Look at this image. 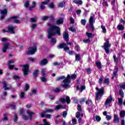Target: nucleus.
<instances>
[{
	"mask_svg": "<svg viewBox=\"0 0 125 125\" xmlns=\"http://www.w3.org/2000/svg\"><path fill=\"white\" fill-rule=\"evenodd\" d=\"M48 26H50V28L47 30L48 39H51L52 37L55 36L56 34L58 36H60V28L53 25H51L50 23H47Z\"/></svg>",
	"mask_w": 125,
	"mask_h": 125,
	"instance_id": "obj_1",
	"label": "nucleus"
},
{
	"mask_svg": "<svg viewBox=\"0 0 125 125\" xmlns=\"http://www.w3.org/2000/svg\"><path fill=\"white\" fill-rule=\"evenodd\" d=\"M63 79H64L63 81V87L66 89L70 87L71 80H76L77 79V75L76 74H72L71 76H70L69 74H68L66 78L63 76Z\"/></svg>",
	"mask_w": 125,
	"mask_h": 125,
	"instance_id": "obj_2",
	"label": "nucleus"
},
{
	"mask_svg": "<svg viewBox=\"0 0 125 125\" xmlns=\"http://www.w3.org/2000/svg\"><path fill=\"white\" fill-rule=\"evenodd\" d=\"M111 43L109 42V40L107 39L105 41V42L104 43L103 46H102L104 49L106 54H109L110 52V47H111Z\"/></svg>",
	"mask_w": 125,
	"mask_h": 125,
	"instance_id": "obj_3",
	"label": "nucleus"
},
{
	"mask_svg": "<svg viewBox=\"0 0 125 125\" xmlns=\"http://www.w3.org/2000/svg\"><path fill=\"white\" fill-rule=\"evenodd\" d=\"M37 52V46L29 47L27 52L28 55H33Z\"/></svg>",
	"mask_w": 125,
	"mask_h": 125,
	"instance_id": "obj_4",
	"label": "nucleus"
},
{
	"mask_svg": "<svg viewBox=\"0 0 125 125\" xmlns=\"http://www.w3.org/2000/svg\"><path fill=\"white\" fill-rule=\"evenodd\" d=\"M115 101V99L113 98L111 95L108 96L105 101L104 102V106H108V105H110L112 102H114Z\"/></svg>",
	"mask_w": 125,
	"mask_h": 125,
	"instance_id": "obj_5",
	"label": "nucleus"
},
{
	"mask_svg": "<svg viewBox=\"0 0 125 125\" xmlns=\"http://www.w3.org/2000/svg\"><path fill=\"white\" fill-rule=\"evenodd\" d=\"M42 77H41V80L42 82H47V79L45 77V71H46V68H42Z\"/></svg>",
	"mask_w": 125,
	"mask_h": 125,
	"instance_id": "obj_6",
	"label": "nucleus"
},
{
	"mask_svg": "<svg viewBox=\"0 0 125 125\" xmlns=\"http://www.w3.org/2000/svg\"><path fill=\"white\" fill-rule=\"evenodd\" d=\"M86 105H88V110L89 112L90 113L91 112H92L93 111V109H94L95 106L92 104V102L90 100L86 101Z\"/></svg>",
	"mask_w": 125,
	"mask_h": 125,
	"instance_id": "obj_7",
	"label": "nucleus"
},
{
	"mask_svg": "<svg viewBox=\"0 0 125 125\" xmlns=\"http://www.w3.org/2000/svg\"><path fill=\"white\" fill-rule=\"evenodd\" d=\"M94 19V15H93V16H91L90 19L89 20V23L90 24V28L91 29L92 32L94 31V26H93V21Z\"/></svg>",
	"mask_w": 125,
	"mask_h": 125,
	"instance_id": "obj_8",
	"label": "nucleus"
},
{
	"mask_svg": "<svg viewBox=\"0 0 125 125\" xmlns=\"http://www.w3.org/2000/svg\"><path fill=\"white\" fill-rule=\"evenodd\" d=\"M22 72L24 76H27L29 72V64H25L22 65Z\"/></svg>",
	"mask_w": 125,
	"mask_h": 125,
	"instance_id": "obj_9",
	"label": "nucleus"
},
{
	"mask_svg": "<svg viewBox=\"0 0 125 125\" xmlns=\"http://www.w3.org/2000/svg\"><path fill=\"white\" fill-rule=\"evenodd\" d=\"M1 14V17L0 18V20H2V19H4L5 18V15H7V9H4L3 10H1L0 12Z\"/></svg>",
	"mask_w": 125,
	"mask_h": 125,
	"instance_id": "obj_10",
	"label": "nucleus"
},
{
	"mask_svg": "<svg viewBox=\"0 0 125 125\" xmlns=\"http://www.w3.org/2000/svg\"><path fill=\"white\" fill-rule=\"evenodd\" d=\"M63 37L66 42H69V32L66 29L63 32Z\"/></svg>",
	"mask_w": 125,
	"mask_h": 125,
	"instance_id": "obj_11",
	"label": "nucleus"
},
{
	"mask_svg": "<svg viewBox=\"0 0 125 125\" xmlns=\"http://www.w3.org/2000/svg\"><path fill=\"white\" fill-rule=\"evenodd\" d=\"M15 29H16L15 26H14L12 25H9L8 26V33H11V34H15Z\"/></svg>",
	"mask_w": 125,
	"mask_h": 125,
	"instance_id": "obj_12",
	"label": "nucleus"
},
{
	"mask_svg": "<svg viewBox=\"0 0 125 125\" xmlns=\"http://www.w3.org/2000/svg\"><path fill=\"white\" fill-rule=\"evenodd\" d=\"M57 104H60V105H58L55 108V110L57 111L60 109L62 108V105L61 104H63V98H61L59 102L57 103Z\"/></svg>",
	"mask_w": 125,
	"mask_h": 125,
	"instance_id": "obj_13",
	"label": "nucleus"
},
{
	"mask_svg": "<svg viewBox=\"0 0 125 125\" xmlns=\"http://www.w3.org/2000/svg\"><path fill=\"white\" fill-rule=\"evenodd\" d=\"M3 87L4 88L5 90H7L8 89H11L12 86L11 84H8L7 83L5 82H2Z\"/></svg>",
	"mask_w": 125,
	"mask_h": 125,
	"instance_id": "obj_14",
	"label": "nucleus"
},
{
	"mask_svg": "<svg viewBox=\"0 0 125 125\" xmlns=\"http://www.w3.org/2000/svg\"><path fill=\"white\" fill-rule=\"evenodd\" d=\"M50 0H46V1H42L41 4L40 9H41L42 10H43L45 9V6H44V5L47 4V3H48V2Z\"/></svg>",
	"mask_w": 125,
	"mask_h": 125,
	"instance_id": "obj_15",
	"label": "nucleus"
},
{
	"mask_svg": "<svg viewBox=\"0 0 125 125\" xmlns=\"http://www.w3.org/2000/svg\"><path fill=\"white\" fill-rule=\"evenodd\" d=\"M96 90L98 92L97 94H104V91H105L104 87H102L100 89H99V88H98V87H96Z\"/></svg>",
	"mask_w": 125,
	"mask_h": 125,
	"instance_id": "obj_16",
	"label": "nucleus"
},
{
	"mask_svg": "<svg viewBox=\"0 0 125 125\" xmlns=\"http://www.w3.org/2000/svg\"><path fill=\"white\" fill-rule=\"evenodd\" d=\"M70 104L71 103V99H70V97L66 96L63 99V104Z\"/></svg>",
	"mask_w": 125,
	"mask_h": 125,
	"instance_id": "obj_17",
	"label": "nucleus"
},
{
	"mask_svg": "<svg viewBox=\"0 0 125 125\" xmlns=\"http://www.w3.org/2000/svg\"><path fill=\"white\" fill-rule=\"evenodd\" d=\"M118 72H119V68H118L117 66H115V70L113 72L111 80H114L115 78H117V76H118Z\"/></svg>",
	"mask_w": 125,
	"mask_h": 125,
	"instance_id": "obj_18",
	"label": "nucleus"
},
{
	"mask_svg": "<svg viewBox=\"0 0 125 125\" xmlns=\"http://www.w3.org/2000/svg\"><path fill=\"white\" fill-rule=\"evenodd\" d=\"M10 45V44L9 43H5L3 45V47L2 48V50L4 53L5 52H6V50L8 49V47Z\"/></svg>",
	"mask_w": 125,
	"mask_h": 125,
	"instance_id": "obj_19",
	"label": "nucleus"
},
{
	"mask_svg": "<svg viewBox=\"0 0 125 125\" xmlns=\"http://www.w3.org/2000/svg\"><path fill=\"white\" fill-rule=\"evenodd\" d=\"M16 18H17V17H13L10 18L8 19V21H10L11 20V21H12V22H14V23H20V21L16 19Z\"/></svg>",
	"mask_w": 125,
	"mask_h": 125,
	"instance_id": "obj_20",
	"label": "nucleus"
},
{
	"mask_svg": "<svg viewBox=\"0 0 125 125\" xmlns=\"http://www.w3.org/2000/svg\"><path fill=\"white\" fill-rule=\"evenodd\" d=\"M51 20V21H53L54 20V18H53V16H44L42 17V20L43 21H46V20Z\"/></svg>",
	"mask_w": 125,
	"mask_h": 125,
	"instance_id": "obj_21",
	"label": "nucleus"
},
{
	"mask_svg": "<svg viewBox=\"0 0 125 125\" xmlns=\"http://www.w3.org/2000/svg\"><path fill=\"white\" fill-rule=\"evenodd\" d=\"M47 63H48V61H47V60H46V59H43V60L41 61L40 64L43 66L44 65H46Z\"/></svg>",
	"mask_w": 125,
	"mask_h": 125,
	"instance_id": "obj_22",
	"label": "nucleus"
},
{
	"mask_svg": "<svg viewBox=\"0 0 125 125\" xmlns=\"http://www.w3.org/2000/svg\"><path fill=\"white\" fill-rule=\"evenodd\" d=\"M82 60V56H81V54H75V61H77V62H79V61H81Z\"/></svg>",
	"mask_w": 125,
	"mask_h": 125,
	"instance_id": "obj_23",
	"label": "nucleus"
},
{
	"mask_svg": "<svg viewBox=\"0 0 125 125\" xmlns=\"http://www.w3.org/2000/svg\"><path fill=\"white\" fill-rule=\"evenodd\" d=\"M40 117L41 118H46V119H50L51 118V115L50 114H45L42 115V113L40 114Z\"/></svg>",
	"mask_w": 125,
	"mask_h": 125,
	"instance_id": "obj_24",
	"label": "nucleus"
},
{
	"mask_svg": "<svg viewBox=\"0 0 125 125\" xmlns=\"http://www.w3.org/2000/svg\"><path fill=\"white\" fill-rule=\"evenodd\" d=\"M77 89L79 90L80 92H83V90H84V89H85V86L81 85L80 88L79 87V86H77Z\"/></svg>",
	"mask_w": 125,
	"mask_h": 125,
	"instance_id": "obj_25",
	"label": "nucleus"
},
{
	"mask_svg": "<svg viewBox=\"0 0 125 125\" xmlns=\"http://www.w3.org/2000/svg\"><path fill=\"white\" fill-rule=\"evenodd\" d=\"M117 29L119 31H123L125 29V26L123 24L119 23L117 26Z\"/></svg>",
	"mask_w": 125,
	"mask_h": 125,
	"instance_id": "obj_26",
	"label": "nucleus"
},
{
	"mask_svg": "<svg viewBox=\"0 0 125 125\" xmlns=\"http://www.w3.org/2000/svg\"><path fill=\"white\" fill-rule=\"evenodd\" d=\"M104 84H109L110 83V79L108 78H104Z\"/></svg>",
	"mask_w": 125,
	"mask_h": 125,
	"instance_id": "obj_27",
	"label": "nucleus"
},
{
	"mask_svg": "<svg viewBox=\"0 0 125 125\" xmlns=\"http://www.w3.org/2000/svg\"><path fill=\"white\" fill-rule=\"evenodd\" d=\"M51 112H53V109H47L45 111H43L42 115H44L46 113H51Z\"/></svg>",
	"mask_w": 125,
	"mask_h": 125,
	"instance_id": "obj_28",
	"label": "nucleus"
},
{
	"mask_svg": "<svg viewBox=\"0 0 125 125\" xmlns=\"http://www.w3.org/2000/svg\"><path fill=\"white\" fill-rule=\"evenodd\" d=\"M63 48L65 51H67V50H70V48L67 46V44L66 43H63Z\"/></svg>",
	"mask_w": 125,
	"mask_h": 125,
	"instance_id": "obj_29",
	"label": "nucleus"
},
{
	"mask_svg": "<svg viewBox=\"0 0 125 125\" xmlns=\"http://www.w3.org/2000/svg\"><path fill=\"white\" fill-rule=\"evenodd\" d=\"M114 123H119L120 119H119V117L116 114L114 115V120H113Z\"/></svg>",
	"mask_w": 125,
	"mask_h": 125,
	"instance_id": "obj_30",
	"label": "nucleus"
},
{
	"mask_svg": "<svg viewBox=\"0 0 125 125\" xmlns=\"http://www.w3.org/2000/svg\"><path fill=\"white\" fill-rule=\"evenodd\" d=\"M86 35L88 38V39H92V38H93V37L95 36V35H92V33H88L87 32H86Z\"/></svg>",
	"mask_w": 125,
	"mask_h": 125,
	"instance_id": "obj_31",
	"label": "nucleus"
},
{
	"mask_svg": "<svg viewBox=\"0 0 125 125\" xmlns=\"http://www.w3.org/2000/svg\"><path fill=\"white\" fill-rule=\"evenodd\" d=\"M73 2L74 3H75L76 4H78L79 5H82V4H83V1H82L81 0H73Z\"/></svg>",
	"mask_w": 125,
	"mask_h": 125,
	"instance_id": "obj_32",
	"label": "nucleus"
},
{
	"mask_svg": "<svg viewBox=\"0 0 125 125\" xmlns=\"http://www.w3.org/2000/svg\"><path fill=\"white\" fill-rule=\"evenodd\" d=\"M101 98H102V95L101 94L96 95V100H97V101H100Z\"/></svg>",
	"mask_w": 125,
	"mask_h": 125,
	"instance_id": "obj_33",
	"label": "nucleus"
},
{
	"mask_svg": "<svg viewBox=\"0 0 125 125\" xmlns=\"http://www.w3.org/2000/svg\"><path fill=\"white\" fill-rule=\"evenodd\" d=\"M96 64L97 67L99 70H101V69H102V67H101V62H96Z\"/></svg>",
	"mask_w": 125,
	"mask_h": 125,
	"instance_id": "obj_34",
	"label": "nucleus"
},
{
	"mask_svg": "<svg viewBox=\"0 0 125 125\" xmlns=\"http://www.w3.org/2000/svg\"><path fill=\"white\" fill-rule=\"evenodd\" d=\"M29 5H30V0H26L24 4V6L25 8H28Z\"/></svg>",
	"mask_w": 125,
	"mask_h": 125,
	"instance_id": "obj_35",
	"label": "nucleus"
},
{
	"mask_svg": "<svg viewBox=\"0 0 125 125\" xmlns=\"http://www.w3.org/2000/svg\"><path fill=\"white\" fill-rule=\"evenodd\" d=\"M27 114L29 116V117L30 118H32V117H33V115H34L35 114V113H34L30 110H27Z\"/></svg>",
	"mask_w": 125,
	"mask_h": 125,
	"instance_id": "obj_36",
	"label": "nucleus"
},
{
	"mask_svg": "<svg viewBox=\"0 0 125 125\" xmlns=\"http://www.w3.org/2000/svg\"><path fill=\"white\" fill-rule=\"evenodd\" d=\"M101 28L103 30V33L104 34H106L107 30H106V27L104 25H101Z\"/></svg>",
	"mask_w": 125,
	"mask_h": 125,
	"instance_id": "obj_37",
	"label": "nucleus"
},
{
	"mask_svg": "<svg viewBox=\"0 0 125 125\" xmlns=\"http://www.w3.org/2000/svg\"><path fill=\"white\" fill-rule=\"evenodd\" d=\"M68 30L73 33H76V32H77V30H76L74 27H70L68 28Z\"/></svg>",
	"mask_w": 125,
	"mask_h": 125,
	"instance_id": "obj_38",
	"label": "nucleus"
},
{
	"mask_svg": "<svg viewBox=\"0 0 125 125\" xmlns=\"http://www.w3.org/2000/svg\"><path fill=\"white\" fill-rule=\"evenodd\" d=\"M81 23L82 25H83V26H85V24H86V20L85 19L81 20Z\"/></svg>",
	"mask_w": 125,
	"mask_h": 125,
	"instance_id": "obj_39",
	"label": "nucleus"
},
{
	"mask_svg": "<svg viewBox=\"0 0 125 125\" xmlns=\"http://www.w3.org/2000/svg\"><path fill=\"white\" fill-rule=\"evenodd\" d=\"M119 87H120V88H121V89H125V83H122L121 84H119Z\"/></svg>",
	"mask_w": 125,
	"mask_h": 125,
	"instance_id": "obj_40",
	"label": "nucleus"
},
{
	"mask_svg": "<svg viewBox=\"0 0 125 125\" xmlns=\"http://www.w3.org/2000/svg\"><path fill=\"white\" fill-rule=\"evenodd\" d=\"M38 74H39V70H36L33 73V77H34V78H37V77H38Z\"/></svg>",
	"mask_w": 125,
	"mask_h": 125,
	"instance_id": "obj_41",
	"label": "nucleus"
},
{
	"mask_svg": "<svg viewBox=\"0 0 125 125\" xmlns=\"http://www.w3.org/2000/svg\"><path fill=\"white\" fill-rule=\"evenodd\" d=\"M68 110H64L63 112V118H64V119L66 118V117H67V115H68Z\"/></svg>",
	"mask_w": 125,
	"mask_h": 125,
	"instance_id": "obj_42",
	"label": "nucleus"
},
{
	"mask_svg": "<svg viewBox=\"0 0 125 125\" xmlns=\"http://www.w3.org/2000/svg\"><path fill=\"white\" fill-rule=\"evenodd\" d=\"M120 116L121 118H125V110H123L120 112Z\"/></svg>",
	"mask_w": 125,
	"mask_h": 125,
	"instance_id": "obj_43",
	"label": "nucleus"
},
{
	"mask_svg": "<svg viewBox=\"0 0 125 125\" xmlns=\"http://www.w3.org/2000/svg\"><path fill=\"white\" fill-rule=\"evenodd\" d=\"M113 59H114V62H115L116 64H118V62H119V59L117 58V56H116V55L113 56Z\"/></svg>",
	"mask_w": 125,
	"mask_h": 125,
	"instance_id": "obj_44",
	"label": "nucleus"
},
{
	"mask_svg": "<svg viewBox=\"0 0 125 125\" xmlns=\"http://www.w3.org/2000/svg\"><path fill=\"white\" fill-rule=\"evenodd\" d=\"M118 105L119 106H122V105H123V100L122 98L118 99Z\"/></svg>",
	"mask_w": 125,
	"mask_h": 125,
	"instance_id": "obj_45",
	"label": "nucleus"
},
{
	"mask_svg": "<svg viewBox=\"0 0 125 125\" xmlns=\"http://www.w3.org/2000/svg\"><path fill=\"white\" fill-rule=\"evenodd\" d=\"M29 88H30V86L29 85V84L25 83V88H24L25 91H27L28 89H29Z\"/></svg>",
	"mask_w": 125,
	"mask_h": 125,
	"instance_id": "obj_46",
	"label": "nucleus"
},
{
	"mask_svg": "<svg viewBox=\"0 0 125 125\" xmlns=\"http://www.w3.org/2000/svg\"><path fill=\"white\" fill-rule=\"evenodd\" d=\"M25 113V111L24 110V109L21 108L20 110V115L21 116V115L24 114Z\"/></svg>",
	"mask_w": 125,
	"mask_h": 125,
	"instance_id": "obj_47",
	"label": "nucleus"
},
{
	"mask_svg": "<svg viewBox=\"0 0 125 125\" xmlns=\"http://www.w3.org/2000/svg\"><path fill=\"white\" fill-rule=\"evenodd\" d=\"M72 122L73 125H77V119L73 118L72 120Z\"/></svg>",
	"mask_w": 125,
	"mask_h": 125,
	"instance_id": "obj_48",
	"label": "nucleus"
},
{
	"mask_svg": "<svg viewBox=\"0 0 125 125\" xmlns=\"http://www.w3.org/2000/svg\"><path fill=\"white\" fill-rule=\"evenodd\" d=\"M22 118L23 119V120H25V121H27L29 119V117L26 116L25 115H23L22 116Z\"/></svg>",
	"mask_w": 125,
	"mask_h": 125,
	"instance_id": "obj_49",
	"label": "nucleus"
},
{
	"mask_svg": "<svg viewBox=\"0 0 125 125\" xmlns=\"http://www.w3.org/2000/svg\"><path fill=\"white\" fill-rule=\"evenodd\" d=\"M106 119L107 121H110V120L112 119V116L107 115H106Z\"/></svg>",
	"mask_w": 125,
	"mask_h": 125,
	"instance_id": "obj_50",
	"label": "nucleus"
},
{
	"mask_svg": "<svg viewBox=\"0 0 125 125\" xmlns=\"http://www.w3.org/2000/svg\"><path fill=\"white\" fill-rule=\"evenodd\" d=\"M83 42L85 43H88L90 42V40H89V38H88L87 39H85V40H83Z\"/></svg>",
	"mask_w": 125,
	"mask_h": 125,
	"instance_id": "obj_51",
	"label": "nucleus"
},
{
	"mask_svg": "<svg viewBox=\"0 0 125 125\" xmlns=\"http://www.w3.org/2000/svg\"><path fill=\"white\" fill-rule=\"evenodd\" d=\"M99 83H100V84H102V83H103V76L99 79Z\"/></svg>",
	"mask_w": 125,
	"mask_h": 125,
	"instance_id": "obj_52",
	"label": "nucleus"
},
{
	"mask_svg": "<svg viewBox=\"0 0 125 125\" xmlns=\"http://www.w3.org/2000/svg\"><path fill=\"white\" fill-rule=\"evenodd\" d=\"M60 117H61V115H57V119L55 120V122L56 124H57L59 121V118Z\"/></svg>",
	"mask_w": 125,
	"mask_h": 125,
	"instance_id": "obj_53",
	"label": "nucleus"
},
{
	"mask_svg": "<svg viewBox=\"0 0 125 125\" xmlns=\"http://www.w3.org/2000/svg\"><path fill=\"white\" fill-rule=\"evenodd\" d=\"M14 121L17 122V120H18V116H17V114L16 113L14 114Z\"/></svg>",
	"mask_w": 125,
	"mask_h": 125,
	"instance_id": "obj_54",
	"label": "nucleus"
},
{
	"mask_svg": "<svg viewBox=\"0 0 125 125\" xmlns=\"http://www.w3.org/2000/svg\"><path fill=\"white\" fill-rule=\"evenodd\" d=\"M87 74H91V68H89L85 69Z\"/></svg>",
	"mask_w": 125,
	"mask_h": 125,
	"instance_id": "obj_55",
	"label": "nucleus"
},
{
	"mask_svg": "<svg viewBox=\"0 0 125 125\" xmlns=\"http://www.w3.org/2000/svg\"><path fill=\"white\" fill-rule=\"evenodd\" d=\"M70 21L71 24H74L75 23V20H74V18L70 17Z\"/></svg>",
	"mask_w": 125,
	"mask_h": 125,
	"instance_id": "obj_56",
	"label": "nucleus"
},
{
	"mask_svg": "<svg viewBox=\"0 0 125 125\" xmlns=\"http://www.w3.org/2000/svg\"><path fill=\"white\" fill-rule=\"evenodd\" d=\"M96 120L97 122H100V121H101V117H100L99 116H96Z\"/></svg>",
	"mask_w": 125,
	"mask_h": 125,
	"instance_id": "obj_57",
	"label": "nucleus"
},
{
	"mask_svg": "<svg viewBox=\"0 0 125 125\" xmlns=\"http://www.w3.org/2000/svg\"><path fill=\"white\" fill-rule=\"evenodd\" d=\"M49 8H54V3L53 2L51 3L49 5Z\"/></svg>",
	"mask_w": 125,
	"mask_h": 125,
	"instance_id": "obj_58",
	"label": "nucleus"
},
{
	"mask_svg": "<svg viewBox=\"0 0 125 125\" xmlns=\"http://www.w3.org/2000/svg\"><path fill=\"white\" fill-rule=\"evenodd\" d=\"M61 80H63V76L59 77L56 79V82H58V81H61Z\"/></svg>",
	"mask_w": 125,
	"mask_h": 125,
	"instance_id": "obj_59",
	"label": "nucleus"
},
{
	"mask_svg": "<svg viewBox=\"0 0 125 125\" xmlns=\"http://www.w3.org/2000/svg\"><path fill=\"white\" fill-rule=\"evenodd\" d=\"M57 47L59 49H62V48H63V43L60 44V45H58Z\"/></svg>",
	"mask_w": 125,
	"mask_h": 125,
	"instance_id": "obj_60",
	"label": "nucleus"
},
{
	"mask_svg": "<svg viewBox=\"0 0 125 125\" xmlns=\"http://www.w3.org/2000/svg\"><path fill=\"white\" fill-rule=\"evenodd\" d=\"M13 79L14 80H20V77L17 75H15L13 76Z\"/></svg>",
	"mask_w": 125,
	"mask_h": 125,
	"instance_id": "obj_61",
	"label": "nucleus"
},
{
	"mask_svg": "<svg viewBox=\"0 0 125 125\" xmlns=\"http://www.w3.org/2000/svg\"><path fill=\"white\" fill-rule=\"evenodd\" d=\"M58 7H63V2L59 3V4H58Z\"/></svg>",
	"mask_w": 125,
	"mask_h": 125,
	"instance_id": "obj_62",
	"label": "nucleus"
},
{
	"mask_svg": "<svg viewBox=\"0 0 125 125\" xmlns=\"http://www.w3.org/2000/svg\"><path fill=\"white\" fill-rule=\"evenodd\" d=\"M36 27H37V24L33 23L31 26V29L34 30Z\"/></svg>",
	"mask_w": 125,
	"mask_h": 125,
	"instance_id": "obj_63",
	"label": "nucleus"
},
{
	"mask_svg": "<svg viewBox=\"0 0 125 125\" xmlns=\"http://www.w3.org/2000/svg\"><path fill=\"white\" fill-rule=\"evenodd\" d=\"M51 42L53 43H56V39H55V38H52L51 39Z\"/></svg>",
	"mask_w": 125,
	"mask_h": 125,
	"instance_id": "obj_64",
	"label": "nucleus"
}]
</instances>
